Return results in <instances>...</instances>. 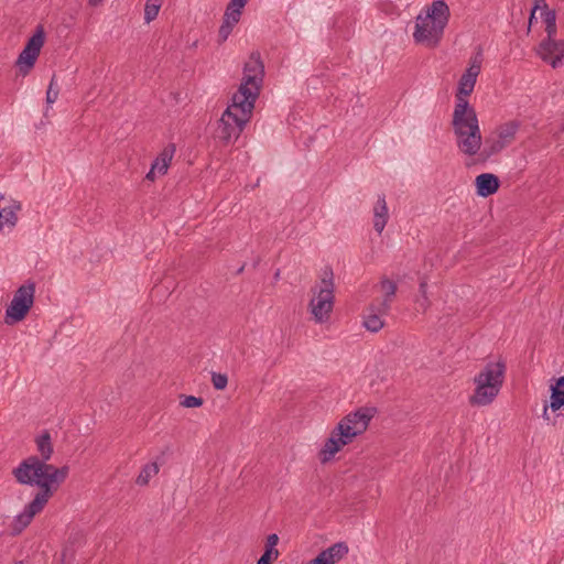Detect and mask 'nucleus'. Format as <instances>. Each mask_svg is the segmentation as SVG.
Wrapping results in <instances>:
<instances>
[{
  "label": "nucleus",
  "mask_w": 564,
  "mask_h": 564,
  "mask_svg": "<svg viewBox=\"0 0 564 564\" xmlns=\"http://www.w3.org/2000/svg\"><path fill=\"white\" fill-rule=\"evenodd\" d=\"M15 564H24L22 561L17 562Z\"/></svg>",
  "instance_id": "45"
},
{
  "label": "nucleus",
  "mask_w": 564,
  "mask_h": 564,
  "mask_svg": "<svg viewBox=\"0 0 564 564\" xmlns=\"http://www.w3.org/2000/svg\"><path fill=\"white\" fill-rule=\"evenodd\" d=\"M278 542L279 536L275 533H272L267 538L265 550H270V553H273V558L279 556V551L275 549Z\"/></svg>",
  "instance_id": "34"
},
{
  "label": "nucleus",
  "mask_w": 564,
  "mask_h": 564,
  "mask_svg": "<svg viewBox=\"0 0 564 564\" xmlns=\"http://www.w3.org/2000/svg\"><path fill=\"white\" fill-rule=\"evenodd\" d=\"M476 388L469 398L471 405L485 406L490 404L498 395L500 388L496 384H484L479 381H474Z\"/></svg>",
  "instance_id": "17"
},
{
  "label": "nucleus",
  "mask_w": 564,
  "mask_h": 564,
  "mask_svg": "<svg viewBox=\"0 0 564 564\" xmlns=\"http://www.w3.org/2000/svg\"><path fill=\"white\" fill-rule=\"evenodd\" d=\"M84 535L80 531H76L69 534L67 545L73 547L82 545Z\"/></svg>",
  "instance_id": "37"
},
{
  "label": "nucleus",
  "mask_w": 564,
  "mask_h": 564,
  "mask_svg": "<svg viewBox=\"0 0 564 564\" xmlns=\"http://www.w3.org/2000/svg\"><path fill=\"white\" fill-rule=\"evenodd\" d=\"M175 150H176L175 144H173V143L167 144L161 151V153L158 155V158L153 161V163L151 164V169L147 173L145 176H153V174L155 172L164 175L167 172L170 163L175 154Z\"/></svg>",
  "instance_id": "19"
},
{
  "label": "nucleus",
  "mask_w": 564,
  "mask_h": 564,
  "mask_svg": "<svg viewBox=\"0 0 564 564\" xmlns=\"http://www.w3.org/2000/svg\"><path fill=\"white\" fill-rule=\"evenodd\" d=\"M273 558V553H270V550H265L261 557L258 560L257 564H271Z\"/></svg>",
  "instance_id": "38"
},
{
  "label": "nucleus",
  "mask_w": 564,
  "mask_h": 564,
  "mask_svg": "<svg viewBox=\"0 0 564 564\" xmlns=\"http://www.w3.org/2000/svg\"><path fill=\"white\" fill-rule=\"evenodd\" d=\"M234 26H235L234 24L223 21V23L219 28V31H218L219 43H223L228 39Z\"/></svg>",
  "instance_id": "33"
},
{
  "label": "nucleus",
  "mask_w": 564,
  "mask_h": 564,
  "mask_svg": "<svg viewBox=\"0 0 564 564\" xmlns=\"http://www.w3.org/2000/svg\"><path fill=\"white\" fill-rule=\"evenodd\" d=\"M263 76L264 65L261 61L260 54L254 52L245 64L242 82L232 97L242 104H252L254 107V102L260 94L263 83Z\"/></svg>",
  "instance_id": "5"
},
{
  "label": "nucleus",
  "mask_w": 564,
  "mask_h": 564,
  "mask_svg": "<svg viewBox=\"0 0 564 564\" xmlns=\"http://www.w3.org/2000/svg\"><path fill=\"white\" fill-rule=\"evenodd\" d=\"M388 207L384 196H379L373 207V228L380 235L388 221Z\"/></svg>",
  "instance_id": "20"
},
{
  "label": "nucleus",
  "mask_w": 564,
  "mask_h": 564,
  "mask_svg": "<svg viewBox=\"0 0 564 564\" xmlns=\"http://www.w3.org/2000/svg\"><path fill=\"white\" fill-rule=\"evenodd\" d=\"M539 9V6H534L531 10V14H530V18H529V26H528V32H530L531 30V25L533 23V20L535 19V11Z\"/></svg>",
  "instance_id": "40"
},
{
  "label": "nucleus",
  "mask_w": 564,
  "mask_h": 564,
  "mask_svg": "<svg viewBox=\"0 0 564 564\" xmlns=\"http://www.w3.org/2000/svg\"><path fill=\"white\" fill-rule=\"evenodd\" d=\"M160 471L158 463H149L144 465L135 479V484L139 486H147L151 478L156 476Z\"/></svg>",
  "instance_id": "26"
},
{
  "label": "nucleus",
  "mask_w": 564,
  "mask_h": 564,
  "mask_svg": "<svg viewBox=\"0 0 564 564\" xmlns=\"http://www.w3.org/2000/svg\"><path fill=\"white\" fill-rule=\"evenodd\" d=\"M163 0H147L144 6V21L145 23L152 22L156 19L161 9Z\"/></svg>",
  "instance_id": "28"
},
{
  "label": "nucleus",
  "mask_w": 564,
  "mask_h": 564,
  "mask_svg": "<svg viewBox=\"0 0 564 564\" xmlns=\"http://www.w3.org/2000/svg\"><path fill=\"white\" fill-rule=\"evenodd\" d=\"M35 295V283L26 282L22 284L13 294L11 303L6 310L4 322L8 325H14L25 318L30 308L33 306Z\"/></svg>",
  "instance_id": "7"
},
{
  "label": "nucleus",
  "mask_w": 564,
  "mask_h": 564,
  "mask_svg": "<svg viewBox=\"0 0 564 564\" xmlns=\"http://www.w3.org/2000/svg\"><path fill=\"white\" fill-rule=\"evenodd\" d=\"M45 42V32L42 25H37L34 34L28 40L23 51L37 59Z\"/></svg>",
  "instance_id": "21"
},
{
  "label": "nucleus",
  "mask_w": 564,
  "mask_h": 564,
  "mask_svg": "<svg viewBox=\"0 0 564 564\" xmlns=\"http://www.w3.org/2000/svg\"><path fill=\"white\" fill-rule=\"evenodd\" d=\"M202 404L203 399L194 395H186L181 402V405H183L184 408H197L200 406Z\"/></svg>",
  "instance_id": "36"
},
{
  "label": "nucleus",
  "mask_w": 564,
  "mask_h": 564,
  "mask_svg": "<svg viewBox=\"0 0 564 564\" xmlns=\"http://www.w3.org/2000/svg\"><path fill=\"white\" fill-rule=\"evenodd\" d=\"M375 414V408H359L357 411L344 416L336 427L341 436L352 442L356 436L362 434L368 429V425Z\"/></svg>",
  "instance_id": "9"
},
{
  "label": "nucleus",
  "mask_w": 564,
  "mask_h": 564,
  "mask_svg": "<svg viewBox=\"0 0 564 564\" xmlns=\"http://www.w3.org/2000/svg\"><path fill=\"white\" fill-rule=\"evenodd\" d=\"M334 274L326 269L321 283L312 288L313 297L310 302V311L316 323H325L329 319L334 306Z\"/></svg>",
  "instance_id": "6"
},
{
  "label": "nucleus",
  "mask_w": 564,
  "mask_h": 564,
  "mask_svg": "<svg viewBox=\"0 0 564 564\" xmlns=\"http://www.w3.org/2000/svg\"><path fill=\"white\" fill-rule=\"evenodd\" d=\"M253 108L252 104H242L232 97L231 104L228 105L219 120L217 137L226 143L238 139L246 123L250 120Z\"/></svg>",
  "instance_id": "4"
},
{
  "label": "nucleus",
  "mask_w": 564,
  "mask_h": 564,
  "mask_svg": "<svg viewBox=\"0 0 564 564\" xmlns=\"http://www.w3.org/2000/svg\"><path fill=\"white\" fill-rule=\"evenodd\" d=\"M21 209L20 202L0 194V232L8 229L11 231L17 223V213Z\"/></svg>",
  "instance_id": "13"
},
{
  "label": "nucleus",
  "mask_w": 564,
  "mask_h": 564,
  "mask_svg": "<svg viewBox=\"0 0 564 564\" xmlns=\"http://www.w3.org/2000/svg\"><path fill=\"white\" fill-rule=\"evenodd\" d=\"M55 86V76L52 77L51 83L48 85L47 91H46V102L48 105H52L56 101L58 97V88Z\"/></svg>",
  "instance_id": "32"
},
{
  "label": "nucleus",
  "mask_w": 564,
  "mask_h": 564,
  "mask_svg": "<svg viewBox=\"0 0 564 564\" xmlns=\"http://www.w3.org/2000/svg\"><path fill=\"white\" fill-rule=\"evenodd\" d=\"M534 6H539V9H541V11L543 10L544 4H546L544 0H534Z\"/></svg>",
  "instance_id": "41"
},
{
  "label": "nucleus",
  "mask_w": 564,
  "mask_h": 564,
  "mask_svg": "<svg viewBox=\"0 0 564 564\" xmlns=\"http://www.w3.org/2000/svg\"><path fill=\"white\" fill-rule=\"evenodd\" d=\"M35 443H36V449H37L40 456H30L26 459L22 460L18 467H21L23 464L33 465V463L31 460H35V462H37V464L51 467L52 469H55L58 471L65 470V474H64L65 476L63 477V482H64L68 476L69 467L63 466V467L58 468L52 464H47V460L51 459L52 454H53V444H52L50 433L47 431H44L40 436L36 437Z\"/></svg>",
  "instance_id": "11"
},
{
  "label": "nucleus",
  "mask_w": 564,
  "mask_h": 564,
  "mask_svg": "<svg viewBox=\"0 0 564 564\" xmlns=\"http://www.w3.org/2000/svg\"><path fill=\"white\" fill-rule=\"evenodd\" d=\"M240 17H241V10L234 8L229 4L227 6V9L224 14L225 22L236 25L239 22Z\"/></svg>",
  "instance_id": "30"
},
{
  "label": "nucleus",
  "mask_w": 564,
  "mask_h": 564,
  "mask_svg": "<svg viewBox=\"0 0 564 564\" xmlns=\"http://www.w3.org/2000/svg\"><path fill=\"white\" fill-rule=\"evenodd\" d=\"M349 549L345 542H337L323 550L315 558L306 564H336L347 555Z\"/></svg>",
  "instance_id": "16"
},
{
  "label": "nucleus",
  "mask_w": 564,
  "mask_h": 564,
  "mask_svg": "<svg viewBox=\"0 0 564 564\" xmlns=\"http://www.w3.org/2000/svg\"><path fill=\"white\" fill-rule=\"evenodd\" d=\"M89 4L96 7L102 2V0H88Z\"/></svg>",
  "instance_id": "42"
},
{
  "label": "nucleus",
  "mask_w": 564,
  "mask_h": 564,
  "mask_svg": "<svg viewBox=\"0 0 564 564\" xmlns=\"http://www.w3.org/2000/svg\"><path fill=\"white\" fill-rule=\"evenodd\" d=\"M538 55L552 68H558L564 59V40L543 39L538 47Z\"/></svg>",
  "instance_id": "12"
},
{
  "label": "nucleus",
  "mask_w": 564,
  "mask_h": 564,
  "mask_svg": "<svg viewBox=\"0 0 564 564\" xmlns=\"http://www.w3.org/2000/svg\"><path fill=\"white\" fill-rule=\"evenodd\" d=\"M31 462L33 465L23 464L13 470V475L20 484L35 485L40 488L34 499L14 518L12 523V534L14 535L20 534L31 523L34 516L43 510L54 491L63 484L65 476V470L58 471L40 465L35 460Z\"/></svg>",
  "instance_id": "1"
},
{
  "label": "nucleus",
  "mask_w": 564,
  "mask_h": 564,
  "mask_svg": "<svg viewBox=\"0 0 564 564\" xmlns=\"http://www.w3.org/2000/svg\"><path fill=\"white\" fill-rule=\"evenodd\" d=\"M35 62H36V58H34L31 54H29L22 50V52L19 54V56L15 61V66L19 68V73L22 76H26L31 72V69L34 67Z\"/></svg>",
  "instance_id": "27"
},
{
  "label": "nucleus",
  "mask_w": 564,
  "mask_h": 564,
  "mask_svg": "<svg viewBox=\"0 0 564 564\" xmlns=\"http://www.w3.org/2000/svg\"><path fill=\"white\" fill-rule=\"evenodd\" d=\"M564 405V376L560 377L555 384L551 386V402L550 408L552 411H557Z\"/></svg>",
  "instance_id": "24"
},
{
  "label": "nucleus",
  "mask_w": 564,
  "mask_h": 564,
  "mask_svg": "<svg viewBox=\"0 0 564 564\" xmlns=\"http://www.w3.org/2000/svg\"><path fill=\"white\" fill-rule=\"evenodd\" d=\"M74 556H75V547L66 544L61 554L62 564H70Z\"/></svg>",
  "instance_id": "35"
},
{
  "label": "nucleus",
  "mask_w": 564,
  "mask_h": 564,
  "mask_svg": "<svg viewBox=\"0 0 564 564\" xmlns=\"http://www.w3.org/2000/svg\"><path fill=\"white\" fill-rule=\"evenodd\" d=\"M481 61L482 59L480 53H478L475 57L470 58L469 67L460 76L458 82V87L455 95L456 104L454 109H458V106H462L464 104L467 108H473L469 105L467 97L474 91L477 77L480 74Z\"/></svg>",
  "instance_id": "10"
},
{
  "label": "nucleus",
  "mask_w": 564,
  "mask_h": 564,
  "mask_svg": "<svg viewBox=\"0 0 564 564\" xmlns=\"http://www.w3.org/2000/svg\"><path fill=\"white\" fill-rule=\"evenodd\" d=\"M388 313L389 311L381 310V305L373 301L365 312L364 326L372 333L379 332L384 325L382 316Z\"/></svg>",
  "instance_id": "18"
},
{
  "label": "nucleus",
  "mask_w": 564,
  "mask_h": 564,
  "mask_svg": "<svg viewBox=\"0 0 564 564\" xmlns=\"http://www.w3.org/2000/svg\"><path fill=\"white\" fill-rule=\"evenodd\" d=\"M420 295L416 299V305L419 310L425 312L430 306V300L427 297V283L423 280L419 286Z\"/></svg>",
  "instance_id": "29"
},
{
  "label": "nucleus",
  "mask_w": 564,
  "mask_h": 564,
  "mask_svg": "<svg viewBox=\"0 0 564 564\" xmlns=\"http://www.w3.org/2000/svg\"><path fill=\"white\" fill-rule=\"evenodd\" d=\"M351 442L341 436L338 429L335 427L318 453L319 460L323 464L329 462L345 445Z\"/></svg>",
  "instance_id": "15"
},
{
  "label": "nucleus",
  "mask_w": 564,
  "mask_h": 564,
  "mask_svg": "<svg viewBox=\"0 0 564 564\" xmlns=\"http://www.w3.org/2000/svg\"><path fill=\"white\" fill-rule=\"evenodd\" d=\"M452 126L459 151L468 155L478 153L482 137L475 109L467 108L465 104L458 106L453 111Z\"/></svg>",
  "instance_id": "3"
},
{
  "label": "nucleus",
  "mask_w": 564,
  "mask_h": 564,
  "mask_svg": "<svg viewBox=\"0 0 564 564\" xmlns=\"http://www.w3.org/2000/svg\"><path fill=\"white\" fill-rule=\"evenodd\" d=\"M547 408H549L547 405H544V409H543V417L546 419V420L549 419V416H547Z\"/></svg>",
  "instance_id": "43"
},
{
  "label": "nucleus",
  "mask_w": 564,
  "mask_h": 564,
  "mask_svg": "<svg viewBox=\"0 0 564 564\" xmlns=\"http://www.w3.org/2000/svg\"><path fill=\"white\" fill-rule=\"evenodd\" d=\"M451 11L444 0H435L426 8V14H419L415 21L413 39L416 43L436 47L448 23Z\"/></svg>",
  "instance_id": "2"
},
{
  "label": "nucleus",
  "mask_w": 564,
  "mask_h": 564,
  "mask_svg": "<svg viewBox=\"0 0 564 564\" xmlns=\"http://www.w3.org/2000/svg\"><path fill=\"white\" fill-rule=\"evenodd\" d=\"M476 192L481 197L496 193L500 186L499 178H475Z\"/></svg>",
  "instance_id": "25"
},
{
  "label": "nucleus",
  "mask_w": 564,
  "mask_h": 564,
  "mask_svg": "<svg viewBox=\"0 0 564 564\" xmlns=\"http://www.w3.org/2000/svg\"><path fill=\"white\" fill-rule=\"evenodd\" d=\"M380 286L382 292L384 293L383 297L381 300H375V302L381 305V310L390 311L391 303L397 293V284L393 281L383 278L380 281Z\"/></svg>",
  "instance_id": "22"
},
{
  "label": "nucleus",
  "mask_w": 564,
  "mask_h": 564,
  "mask_svg": "<svg viewBox=\"0 0 564 564\" xmlns=\"http://www.w3.org/2000/svg\"><path fill=\"white\" fill-rule=\"evenodd\" d=\"M478 176L487 177V176H496V175H495V174H492V173H481V174H479Z\"/></svg>",
  "instance_id": "44"
},
{
  "label": "nucleus",
  "mask_w": 564,
  "mask_h": 564,
  "mask_svg": "<svg viewBox=\"0 0 564 564\" xmlns=\"http://www.w3.org/2000/svg\"><path fill=\"white\" fill-rule=\"evenodd\" d=\"M247 2L248 0H230L228 4L241 10L247 4Z\"/></svg>",
  "instance_id": "39"
},
{
  "label": "nucleus",
  "mask_w": 564,
  "mask_h": 564,
  "mask_svg": "<svg viewBox=\"0 0 564 564\" xmlns=\"http://www.w3.org/2000/svg\"><path fill=\"white\" fill-rule=\"evenodd\" d=\"M212 382L216 390H224L227 387L228 378L225 373L213 372Z\"/></svg>",
  "instance_id": "31"
},
{
  "label": "nucleus",
  "mask_w": 564,
  "mask_h": 564,
  "mask_svg": "<svg viewBox=\"0 0 564 564\" xmlns=\"http://www.w3.org/2000/svg\"><path fill=\"white\" fill-rule=\"evenodd\" d=\"M541 19L544 24V39H554L557 34V25H556V12L555 10L549 9L547 4H544L543 10L541 12Z\"/></svg>",
  "instance_id": "23"
},
{
  "label": "nucleus",
  "mask_w": 564,
  "mask_h": 564,
  "mask_svg": "<svg viewBox=\"0 0 564 564\" xmlns=\"http://www.w3.org/2000/svg\"><path fill=\"white\" fill-rule=\"evenodd\" d=\"M506 372V364L503 361L488 362L485 368L474 378L484 384H496L497 388L502 387Z\"/></svg>",
  "instance_id": "14"
},
{
  "label": "nucleus",
  "mask_w": 564,
  "mask_h": 564,
  "mask_svg": "<svg viewBox=\"0 0 564 564\" xmlns=\"http://www.w3.org/2000/svg\"><path fill=\"white\" fill-rule=\"evenodd\" d=\"M519 130V123L517 121H509L497 127L484 142V149L480 155L484 160L501 152L505 148L510 145Z\"/></svg>",
  "instance_id": "8"
}]
</instances>
